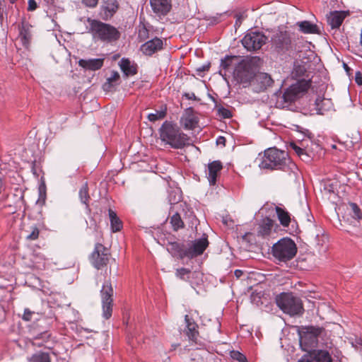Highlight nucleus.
I'll return each instance as SVG.
<instances>
[{
	"label": "nucleus",
	"mask_w": 362,
	"mask_h": 362,
	"mask_svg": "<svg viewBox=\"0 0 362 362\" xmlns=\"http://www.w3.org/2000/svg\"><path fill=\"white\" fill-rule=\"evenodd\" d=\"M270 47L279 56H291L301 52L304 40L302 36L286 27H278L269 36Z\"/></svg>",
	"instance_id": "f257e3e1"
},
{
	"label": "nucleus",
	"mask_w": 362,
	"mask_h": 362,
	"mask_svg": "<svg viewBox=\"0 0 362 362\" xmlns=\"http://www.w3.org/2000/svg\"><path fill=\"white\" fill-rule=\"evenodd\" d=\"M209 245L207 236L204 235L202 238L193 241L186 243L173 242L169 243L167 250L173 257L180 259L187 257L193 259L203 254Z\"/></svg>",
	"instance_id": "f03ea898"
},
{
	"label": "nucleus",
	"mask_w": 362,
	"mask_h": 362,
	"mask_svg": "<svg viewBox=\"0 0 362 362\" xmlns=\"http://www.w3.org/2000/svg\"><path fill=\"white\" fill-rule=\"evenodd\" d=\"M300 345L303 350L310 351L321 344L325 349H331L332 342L328 337L327 331L320 327L308 326L302 327L299 332Z\"/></svg>",
	"instance_id": "7ed1b4c3"
},
{
	"label": "nucleus",
	"mask_w": 362,
	"mask_h": 362,
	"mask_svg": "<svg viewBox=\"0 0 362 362\" xmlns=\"http://www.w3.org/2000/svg\"><path fill=\"white\" fill-rule=\"evenodd\" d=\"M261 169L282 170L286 171L295 167L285 151H280L276 148H269L264 151V156L259 163Z\"/></svg>",
	"instance_id": "20e7f679"
},
{
	"label": "nucleus",
	"mask_w": 362,
	"mask_h": 362,
	"mask_svg": "<svg viewBox=\"0 0 362 362\" xmlns=\"http://www.w3.org/2000/svg\"><path fill=\"white\" fill-rule=\"evenodd\" d=\"M87 21L89 24L88 33L93 39L105 43H112L119 39L120 32L111 24L90 18H88Z\"/></svg>",
	"instance_id": "39448f33"
},
{
	"label": "nucleus",
	"mask_w": 362,
	"mask_h": 362,
	"mask_svg": "<svg viewBox=\"0 0 362 362\" xmlns=\"http://www.w3.org/2000/svg\"><path fill=\"white\" fill-rule=\"evenodd\" d=\"M159 134L163 142L175 149L182 148L189 144V137L170 122L165 121L163 123L159 129Z\"/></svg>",
	"instance_id": "423d86ee"
},
{
	"label": "nucleus",
	"mask_w": 362,
	"mask_h": 362,
	"mask_svg": "<svg viewBox=\"0 0 362 362\" xmlns=\"http://www.w3.org/2000/svg\"><path fill=\"white\" fill-rule=\"evenodd\" d=\"M262 64V59L259 57H252L250 59H243L236 65L234 69L233 76L235 79L240 83H250Z\"/></svg>",
	"instance_id": "0eeeda50"
},
{
	"label": "nucleus",
	"mask_w": 362,
	"mask_h": 362,
	"mask_svg": "<svg viewBox=\"0 0 362 362\" xmlns=\"http://www.w3.org/2000/svg\"><path fill=\"white\" fill-rule=\"evenodd\" d=\"M296 253V245L290 238H283L272 247V255L280 262H286L292 259Z\"/></svg>",
	"instance_id": "6e6552de"
},
{
	"label": "nucleus",
	"mask_w": 362,
	"mask_h": 362,
	"mask_svg": "<svg viewBox=\"0 0 362 362\" xmlns=\"http://www.w3.org/2000/svg\"><path fill=\"white\" fill-rule=\"evenodd\" d=\"M278 307L291 316L301 315L303 307L301 300L290 293H281L276 297Z\"/></svg>",
	"instance_id": "1a4fd4ad"
},
{
	"label": "nucleus",
	"mask_w": 362,
	"mask_h": 362,
	"mask_svg": "<svg viewBox=\"0 0 362 362\" xmlns=\"http://www.w3.org/2000/svg\"><path fill=\"white\" fill-rule=\"evenodd\" d=\"M268 39V37L259 30H248L242 40V44L248 51H256L259 49Z\"/></svg>",
	"instance_id": "9d476101"
},
{
	"label": "nucleus",
	"mask_w": 362,
	"mask_h": 362,
	"mask_svg": "<svg viewBox=\"0 0 362 362\" xmlns=\"http://www.w3.org/2000/svg\"><path fill=\"white\" fill-rule=\"evenodd\" d=\"M114 289L110 280H106L100 290V296L103 305V316L105 319H109L112 316V296Z\"/></svg>",
	"instance_id": "9b49d317"
},
{
	"label": "nucleus",
	"mask_w": 362,
	"mask_h": 362,
	"mask_svg": "<svg viewBox=\"0 0 362 362\" xmlns=\"http://www.w3.org/2000/svg\"><path fill=\"white\" fill-rule=\"evenodd\" d=\"M311 85L310 79L298 80L296 83L286 88L283 94V99L286 103L295 101L302 93L306 92Z\"/></svg>",
	"instance_id": "f8f14e48"
},
{
	"label": "nucleus",
	"mask_w": 362,
	"mask_h": 362,
	"mask_svg": "<svg viewBox=\"0 0 362 362\" xmlns=\"http://www.w3.org/2000/svg\"><path fill=\"white\" fill-rule=\"evenodd\" d=\"M110 254L101 243H96L89 259L91 264L97 269H101L109 262Z\"/></svg>",
	"instance_id": "ddd939ff"
},
{
	"label": "nucleus",
	"mask_w": 362,
	"mask_h": 362,
	"mask_svg": "<svg viewBox=\"0 0 362 362\" xmlns=\"http://www.w3.org/2000/svg\"><path fill=\"white\" fill-rule=\"evenodd\" d=\"M119 8L117 0H102L98 15L102 20L108 21L117 12Z\"/></svg>",
	"instance_id": "4468645a"
},
{
	"label": "nucleus",
	"mask_w": 362,
	"mask_h": 362,
	"mask_svg": "<svg viewBox=\"0 0 362 362\" xmlns=\"http://www.w3.org/2000/svg\"><path fill=\"white\" fill-rule=\"evenodd\" d=\"M35 314L40 315V317L37 318V320H45L47 327L51 326L56 320L55 315L52 310L50 308H48L47 313H35V311L30 310L29 308H25L22 315V320L25 322H30L32 320L33 315Z\"/></svg>",
	"instance_id": "2eb2a0df"
},
{
	"label": "nucleus",
	"mask_w": 362,
	"mask_h": 362,
	"mask_svg": "<svg viewBox=\"0 0 362 362\" xmlns=\"http://www.w3.org/2000/svg\"><path fill=\"white\" fill-rule=\"evenodd\" d=\"M274 83L271 76L264 72L256 73L253 79V90L259 93L272 86Z\"/></svg>",
	"instance_id": "dca6fc26"
},
{
	"label": "nucleus",
	"mask_w": 362,
	"mask_h": 362,
	"mask_svg": "<svg viewBox=\"0 0 362 362\" xmlns=\"http://www.w3.org/2000/svg\"><path fill=\"white\" fill-rule=\"evenodd\" d=\"M274 226L277 228L278 225L269 217H265L259 221L257 229V235L263 239L268 238L274 228Z\"/></svg>",
	"instance_id": "f3484780"
},
{
	"label": "nucleus",
	"mask_w": 362,
	"mask_h": 362,
	"mask_svg": "<svg viewBox=\"0 0 362 362\" xmlns=\"http://www.w3.org/2000/svg\"><path fill=\"white\" fill-rule=\"evenodd\" d=\"M185 321L186 327L184 332L187 336L189 340L195 344L199 343V335L197 330L198 325L194 322L192 317H189L188 315L185 316Z\"/></svg>",
	"instance_id": "a211bd4d"
},
{
	"label": "nucleus",
	"mask_w": 362,
	"mask_h": 362,
	"mask_svg": "<svg viewBox=\"0 0 362 362\" xmlns=\"http://www.w3.org/2000/svg\"><path fill=\"white\" fill-rule=\"evenodd\" d=\"M163 40L156 37L144 43L141 46L140 50L146 56H152L154 53L163 49Z\"/></svg>",
	"instance_id": "6ab92c4d"
},
{
	"label": "nucleus",
	"mask_w": 362,
	"mask_h": 362,
	"mask_svg": "<svg viewBox=\"0 0 362 362\" xmlns=\"http://www.w3.org/2000/svg\"><path fill=\"white\" fill-rule=\"evenodd\" d=\"M105 58L81 59L78 65L86 71H95L100 69L104 64Z\"/></svg>",
	"instance_id": "aec40b11"
},
{
	"label": "nucleus",
	"mask_w": 362,
	"mask_h": 362,
	"mask_svg": "<svg viewBox=\"0 0 362 362\" xmlns=\"http://www.w3.org/2000/svg\"><path fill=\"white\" fill-rule=\"evenodd\" d=\"M119 66L125 77L132 76L137 74V64L131 62L128 58H122Z\"/></svg>",
	"instance_id": "412c9836"
},
{
	"label": "nucleus",
	"mask_w": 362,
	"mask_h": 362,
	"mask_svg": "<svg viewBox=\"0 0 362 362\" xmlns=\"http://www.w3.org/2000/svg\"><path fill=\"white\" fill-rule=\"evenodd\" d=\"M150 4L156 13L162 16L166 15L171 8L170 0H150Z\"/></svg>",
	"instance_id": "4be33fe9"
},
{
	"label": "nucleus",
	"mask_w": 362,
	"mask_h": 362,
	"mask_svg": "<svg viewBox=\"0 0 362 362\" xmlns=\"http://www.w3.org/2000/svg\"><path fill=\"white\" fill-rule=\"evenodd\" d=\"M223 168V165L219 160H214L208 165L207 178L210 185H214L216 183L218 174Z\"/></svg>",
	"instance_id": "5701e85b"
},
{
	"label": "nucleus",
	"mask_w": 362,
	"mask_h": 362,
	"mask_svg": "<svg viewBox=\"0 0 362 362\" xmlns=\"http://www.w3.org/2000/svg\"><path fill=\"white\" fill-rule=\"evenodd\" d=\"M346 17L344 11H335L327 16V23L332 29L339 28Z\"/></svg>",
	"instance_id": "b1692460"
},
{
	"label": "nucleus",
	"mask_w": 362,
	"mask_h": 362,
	"mask_svg": "<svg viewBox=\"0 0 362 362\" xmlns=\"http://www.w3.org/2000/svg\"><path fill=\"white\" fill-rule=\"evenodd\" d=\"M119 83L120 76L119 73L117 71H112L110 76L107 78L106 81L103 83V89L106 92H109Z\"/></svg>",
	"instance_id": "393cba45"
},
{
	"label": "nucleus",
	"mask_w": 362,
	"mask_h": 362,
	"mask_svg": "<svg viewBox=\"0 0 362 362\" xmlns=\"http://www.w3.org/2000/svg\"><path fill=\"white\" fill-rule=\"evenodd\" d=\"M184 127L186 129H194L197 124V118L193 114V110L188 108L182 118Z\"/></svg>",
	"instance_id": "a878e982"
},
{
	"label": "nucleus",
	"mask_w": 362,
	"mask_h": 362,
	"mask_svg": "<svg viewBox=\"0 0 362 362\" xmlns=\"http://www.w3.org/2000/svg\"><path fill=\"white\" fill-rule=\"evenodd\" d=\"M300 31L305 34H320V28L308 21H300L296 23Z\"/></svg>",
	"instance_id": "bb28decb"
},
{
	"label": "nucleus",
	"mask_w": 362,
	"mask_h": 362,
	"mask_svg": "<svg viewBox=\"0 0 362 362\" xmlns=\"http://www.w3.org/2000/svg\"><path fill=\"white\" fill-rule=\"evenodd\" d=\"M277 218L280 224L284 227H288L291 223V218L290 213L285 209L280 206H276L275 208Z\"/></svg>",
	"instance_id": "cd10ccee"
},
{
	"label": "nucleus",
	"mask_w": 362,
	"mask_h": 362,
	"mask_svg": "<svg viewBox=\"0 0 362 362\" xmlns=\"http://www.w3.org/2000/svg\"><path fill=\"white\" fill-rule=\"evenodd\" d=\"M307 73L306 64L302 61H296L293 63V70L291 71V76L293 78L298 80H301Z\"/></svg>",
	"instance_id": "c85d7f7f"
},
{
	"label": "nucleus",
	"mask_w": 362,
	"mask_h": 362,
	"mask_svg": "<svg viewBox=\"0 0 362 362\" xmlns=\"http://www.w3.org/2000/svg\"><path fill=\"white\" fill-rule=\"evenodd\" d=\"M315 105L317 113L319 115H324L325 112L330 109L332 102L329 99L318 97L315 101Z\"/></svg>",
	"instance_id": "c756f323"
},
{
	"label": "nucleus",
	"mask_w": 362,
	"mask_h": 362,
	"mask_svg": "<svg viewBox=\"0 0 362 362\" xmlns=\"http://www.w3.org/2000/svg\"><path fill=\"white\" fill-rule=\"evenodd\" d=\"M290 148L294 151L303 161L309 163L312 160V156L308 153V151L306 149L298 146L294 142H291L290 144Z\"/></svg>",
	"instance_id": "7c9ffc66"
},
{
	"label": "nucleus",
	"mask_w": 362,
	"mask_h": 362,
	"mask_svg": "<svg viewBox=\"0 0 362 362\" xmlns=\"http://www.w3.org/2000/svg\"><path fill=\"white\" fill-rule=\"evenodd\" d=\"M108 215L110 221L111 230L113 233L119 231L122 228V222L117 216V214L110 209Z\"/></svg>",
	"instance_id": "2f4dec72"
},
{
	"label": "nucleus",
	"mask_w": 362,
	"mask_h": 362,
	"mask_svg": "<svg viewBox=\"0 0 362 362\" xmlns=\"http://www.w3.org/2000/svg\"><path fill=\"white\" fill-rule=\"evenodd\" d=\"M314 362H331L332 358L329 353L326 350L312 351Z\"/></svg>",
	"instance_id": "473e14b6"
},
{
	"label": "nucleus",
	"mask_w": 362,
	"mask_h": 362,
	"mask_svg": "<svg viewBox=\"0 0 362 362\" xmlns=\"http://www.w3.org/2000/svg\"><path fill=\"white\" fill-rule=\"evenodd\" d=\"M20 37L23 45L27 47L31 40V32L28 25L23 24L20 30Z\"/></svg>",
	"instance_id": "72a5a7b5"
},
{
	"label": "nucleus",
	"mask_w": 362,
	"mask_h": 362,
	"mask_svg": "<svg viewBox=\"0 0 362 362\" xmlns=\"http://www.w3.org/2000/svg\"><path fill=\"white\" fill-rule=\"evenodd\" d=\"M29 362H51V357L49 353L37 351L32 355L28 359Z\"/></svg>",
	"instance_id": "f704fd0d"
},
{
	"label": "nucleus",
	"mask_w": 362,
	"mask_h": 362,
	"mask_svg": "<svg viewBox=\"0 0 362 362\" xmlns=\"http://www.w3.org/2000/svg\"><path fill=\"white\" fill-rule=\"evenodd\" d=\"M78 195L81 203L86 204V207L88 208V202L90 199V196L88 193V187L87 182H85L82 185L79 190Z\"/></svg>",
	"instance_id": "c9c22d12"
},
{
	"label": "nucleus",
	"mask_w": 362,
	"mask_h": 362,
	"mask_svg": "<svg viewBox=\"0 0 362 362\" xmlns=\"http://www.w3.org/2000/svg\"><path fill=\"white\" fill-rule=\"evenodd\" d=\"M170 223L174 230L177 231L179 229L183 228L185 226L184 222L178 213H175L170 218Z\"/></svg>",
	"instance_id": "e433bc0d"
},
{
	"label": "nucleus",
	"mask_w": 362,
	"mask_h": 362,
	"mask_svg": "<svg viewBox=\"0 0 362 362\" xmlns=\"http://www.w3.org/2000/svg\"><path fill=\"white\" fill-rule=\"evenodd\" d=\"M166 116V108L162 109L160 110H156L153 113H150L148 115V119L151 122H156L158 119H161Z\"/></svg>",
	"instance_id": "4c0bfd02"
},
{
	"label": "nucleus",
	"mask_w": 362,
	"mask_h": 362,
	"mask_svg": "<svg viewBox=\"0 0 362 362\" xmlns=\"http://www.w3.org/2000/svg\"><path fill=\"white\" fill-rule=\"evenodd\" d=\"M349 206L352 212L351 216L356 220H361L362 218V211L358 206L356 203L351 202Z\"/></svg>",
	"instance_id": "58836bf2"
},
{
	"label": "nucleus",
	"mask_w": 362,
	"mask_h": 362,
	"mask_svg": "<svg viewBox=\"0 0 362 362\" xmlns=\"http://www.w3.org/2000/svg\"><path fill=\"white\" fill-rule=\"evenodd\" d=\"M191 274V270L187 268H180L176 270L175 275L177 278L187 281Z\"/></svg>",
	"instance_id": "ea45409f"
},
{
	"label": "nucleus",
	"mask_w": 362,
	"mask_h": 362,
	"mask_svg": "<svg viewBox=\"0 0 362 362\" xmlns=\"http://www.w3.org/2000/svg\"><path fill=\"white\" fill-rule=\"evenodd\" d=\"M230 356L232 359L238 362H248L246 356L236 350L231 351L230 352Z\"/></svg>",
	"instance_id": "a19ab883"
},
{
	"label": "nucleus",
	"mask_w": 362,
	"mask_h": 362,
	"mask_svg": "<svg viewBox=\"0 0 362 362\" xmlns=\"http://www.w3.org/2000/svg\"><path fill=\"white\" fill-rule=\"evenodd\" d=\"M235 58H236L235 56H226L223 59H221L220 67L224 70L228 69Z\"/></svg>",
	"instance_id": "79ce46f5"
},
{
	"label": "nucleus",
	"mask_w": 362,
	"mask_h": 362,
	"mask_svg": "<svg viewBox=\"0 0 362 362\" xmlns=\"http://www.w3.org/2000/svg\"><path fill=\"white\" fill-rule=\"evenodd\" d=\"M40 234L39 228L36 226L30 227V233L26 236L28 240H35L38 238Z\"/></svg>",
	"instance_id": "37998d69"
},
{
	"label": "nucleus",
	"mask_w": 362,
	"mask_h": 362,
	"mask_svg": "<svg viewBox=\"0 0 362 362\" xmlns=\"http://www.w3.org/2000/svg\"><path fill=\"white\" fill-rule=\"evenodd\" d=\"M217 113L220 117H221L223 119H229L232 117L231 112L228 109L225 108L223 106L217 107Z\"/></svg>",
	"instance_id": "c03bdc74"
},
{
	"label": "nucleus",
	"mask_w": 362,
	"mask_h": 362,
	"mask_svg": "<svg viewBox=\"0 0 362 362\" xmlns=\"http://www.w3.org/2000/svg\"><path fill=\"white\" fill-rule=\"evenodd\" d=\"M210 66H211V64H210V62H208L205 64H203V65L196 68L195 72L199 76L203 77L204 76L205 72H206L209 70Z\"/></svg>",
	"instance_id": "a18cd8bd"
},
{
	"label": "nucleus",
	"mask_w": 362,
	"mask_h": 362,
	"mask_svg": "<svg viewBox=\"0 0 362 362\" xmlns=\"http://www.w3.org/2000/svg\"><path fill=\"white\" fill-rule=\"evenodd\" d=\"M308 354L303 355L298 362H314L312 351H308Z\"/></svg>",
	"instance_id": "49530a36"
},
{
	"label": "nucleus",
	"mask_w": 362,
	"mask_h": 362,
	"mask_svg": "<svg viewBox=\"0 0 362 362\" xmlns=\"http://www.w3.org/2000/svg\"><path fill=\"white\" fill-rule=\"evenodd\" d=\"M43 258L40 257H37V255H35V254H33V258H32V264L30 267L39 268L40 266L37 265V264H40V262L39 260H42Z\"/></svg>",
	"instance_id": "de8ad7c7"
},
{
	"label": "nucleus",
	"mask_w": 362,
	"mask_h": 362,
	"mask_svg": "<svg viewBox=\"0 0 362 362\" xmlns=\"http://www.w3.org/2000/svg\"><path fill=\"white\" fill-rule=\"evenodd\" d=\"M262 297L261 292L253 291L251 294V300L252 302H256L257 304L260 301Z\"/></svg>",
	"instance_id": "09e8293b"
},
{
	"label": "nucleus",
	"mask_w": 362,
	"mask_h": 362,
	"mask_svg": "<svg viewBox=\"0 0 362 362\" xmlns=\"http://www.w3.org/2000/svg\"><path fill=\"white\" fill-rule=\"evenodd\" d=\"M82 1L86 6L93 8L98 4V0H82Z\"/></svg>",
	"instance_id": "8fccbe9b"
},
{
	"label": "nucleus",
	"mask_w": 362,
	"mask_h": 362,
	"mask_svg": "<svg viewBox=\"0 0 362 362\" xmlns=\"http://www.w3.org/2000/svg\"><path fill=\"white\" fill-rule=\"evenodd\" d=\"M220 17H221V14H217L215 16H212V17L209 18V21H210L209 24L215 25V24L218 23L220 22V20H219Z\"/></svg>",
	"instance_id": "3c124183"
},
{
	"label": "nucleus",
	"mask_w": 362,
	"mask_h": 362,
	"mask_svg": "<svg viewBox=\"0 0 362 362\" xmlns=\"http://www.w3.org/2000/svg\"><path fill=\"white\" fill-rule=\"evenodd\" d=\"M37 3L35 0H28V11H34L37 8Z\"/></svg>",
	"instance_id": "603ef678"
},
{
	"label": "nucleus",
	"mask_w": 362,
	"mask_h": 362,
	"mask_svg": "<svg viewBox=\"0 0 362 362\" xmlns=\"http://www.w3.org/2000/svg\"><path fill=\"white\" fill-rule=\"evenodd\" d=\"M355 81L358 85H362V74L360 71L355 74Z\"/></svg>",
	"instance_id": "864d4df0"
},
{
	"label": "nucleus",
	"mask_w": 362,
	"mask_h": 362,
	"mask_svg": "<svg viewBox=\"0 0 362 362\" xmlns=\"http://www.w3.org/2000/svg\"><path fill=\"white\" fill-rule=\"evenodd\" d=\"M185 97L189 100H191V99L194 100H197V98L194 93H185Z\"/></svg>",
	"instance_id": "5fc2aeb1"
},
{
	"label": "nucleus",
	"mask_w": 362,
	"mask_h": 362,
	"mask_svg": "<svg viewBox=\"0 0 362 362\" xmlns=\"http://www.w3.org/2000/svg\"><path fill=\"white\" fill-rule=\"evenodd\" d=\"M44 337H47V338H49V334H48V333L47 332H45L41 333L40 334L36 336L35 337V340H38V339H41V338H42Z\"/></svg>",
	"instance_id": "6e6d98bb"
},
{
	"label": "nucleus",
	"mask_w": 362,
	"mask_h": 362,
	"mask_svg": "<svg viewBox=\"0 0 362 362\" xmlns=\"http://www.w3.org/2000/svg\"><path fill=\"white\" fill-rule=\"evenodd\" d=\"M234 274H235V276L238 279H239L240 277H241V276H243V272L242 270H240V269H236V270H235V272H234Z\"/></svg>",
	"instance_id": "4d7b16f0"
},
{
	"label": "nucleus",
	"mask_w": 362,
	"mask_h": 362,
	"mask_svg": "<svg viewBox=\"0 0 362 362\" xmlns=\"http://www.w3.org/2000/svg\"><path fill=\"white\" fill-rule=\"evenodd\" d=\"M31 170H32L33 173L36 177H38V175H39L37 174V170H36V169H35V162H33V163H32Z\"/></svg>",
	"instance_id": "13d9d810"
},
{
	"label": "nucleus",
	"mask_w": 362,
	"mask_h": 362,
	"mask_svg": "<svg viewBox=\"0 0 362 362\" xmlns=\"http://www.w3.org/2000/svg\"><path fill=\"white\" fill-rule=\"evenodd\" d=\"M226 139L223 136H219L217 139V144H225Z\"/></svg>",
	"instance_id": "bf43d9fd"
},
{
	"label": "nucleus",
	"mask_w": 362,
	"mask_h": 362,
	"mask_svg": "<svg viewBox=\"0 0 362 362\" xmlns=\"http://www.w3.org/2000/svg\"><path fill=\"white\" fill-rule=\"evenodd\" d=\"M180 196L179 195L177 198H176L175 197H174V199L172 200L171 199H170V202H171V204L173 203H176V202H178L180 200Z\"/></svg>",
	"instance_id": "052dcab7"
},
{
	"label": "nucleus",
	"mask_w": 362,
	"mask_h": 362,
	"mask_svg": "<svg viewBox=\"0 0 362 362\" xmlns=\"http://www.w3.org/2000/svg\"><path fill=\"white\" fill-rule=\"evenodd\" d=\"M44 1H45L47 5H52L55 0H44Z\"/></svg>",
	"instance_id": "680f3d73"
},
{
	"label": "nucleus",
	"mask_w": 362,
	"mask_h": 362,
	"mask_svg": "<svg viewBox=\"0 0 362 362\" xmlns=\"http://www.w3.org/2000/svg\"><path fill=\"white\" fill-rule=\"evenodd\" d=\"M35 345L38 347H41V346H44V344L42 343H37V342H35Z\"/></svg>",
	"instance_id": "e2e57ef3"
},
{
	"label": "nucleus",
	"mask_w": 362,
	"mask_h": 362,
	"mask_svg": "<svg viewBox=\"0 0 362 362\" xmlns=\"http://www.w3.org/2000/svg\"><path fill=\"white\" fill-rule=\"evenodd\" d=\"M344 67L346 71L349 69V66L346 64H344Z\"/></svg>",
	"instance_id": "0e129e2a"
},
{
	"label": "nucleus",
	"mask_w": 362,
	"mask_h": 362,
	"mask_svg": "<svg viewBox=\"0 0 362 362\" xmlns=\"http://www.w3.org/2000/svg\"><path fill=\"white\" fill-rule=\"evenodd\" d=\"M219 74H220V75H221L222 76H223L224 75H226V74H223L222 73V71H221V70H220V71H219Z\"/></svg>",
	"instance_id": "69168bd1"
},
{
	"label": "nucleus",
	"mask_w": 362,
	"mask_h": 362,
	"mask_svg": "<svg viewBox=\"0 0 362 362\" xmlns=\"http://www.w3.org/2000/svg\"><path fill=\"white\" fill-rule=\"evenodd\" d=\"M16 0H9V1L11 3V4H14L16 2Z\"/></svg>",
	"instance_id": "338daca9"
},
{
	"label": "nucleus",
	"mask_w": 362,
	"mask_h": 362,
	"mask_svg": "<svg viewBox=\"0 0 362 362\" xmlns=\"http://www.w3.org/2000/svg\"><path fill=\"white\" fill-rule=\"evenodd\" d=\"M38 213H39L40 214H41V213H42L41 208H39V209H38Z\"/></svg>",
	"instance_id": "774afa93"
}]
</instances>
